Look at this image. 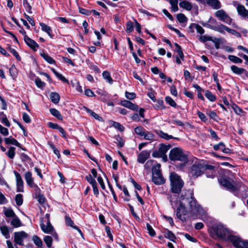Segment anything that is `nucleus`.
I'll return each instance as SVG.
<instances>
[{"mask_svg": "<svg viewBox=\"0 0 248 248\" xmlns=\"http://www.w3.org/2000/svg\"><path fill=\"white\" fill-rule=\"evenodd\" d=\"M112 125L121 132L123 131L124 129V127L120 123L116 122H113Z\"/></svg>", "mask_w": 248, "mask_h": 248, "instance_id": "62", "label": "nucleus"}, {"mask_svg": "<svg viewBox=\"0 0 248 248\" xmlns=\"http://www.w3.org/2000/svg\"><path fill=\"white\" fill-rule=\"evenodd\" d=\"M44 241L46 245L47 248H51L53 241V239L51 236L49 235L45 236L44 238Z\"/></svg>", "mask_w": 248, "mask_h": 248, "instance_id": "40", "label": "nucleus"}, {"mask_svg": "<svg viewBox=\"0 0 248 248\" xmlns=\"http://www.w3.org/2000/svg\"><path fill=\"white\" fill-rule=\"evenodd\" d=\"M14 173L16 177V191L17 192L24 191V182L20 174L16 171H14Z\"/></svg>", "mask_w": 248, "mask_h": 248, "instance_id": "10", "label": "nucleus"}, {"mask_svg": "<svg viewBox=\"0 0 248 248\" xmlns=\"http://www.w3.org/2000/svg\"><path fill=\"white\" fill-rule=\"evenodd\" d=\"M157 104L154 106L155 109H164L166 108V107L164 105V102L162 99H156Z\"/></svg>", "mask_w": 248, "mask_h": 248, "instance_id": "35", "label": "nucleus"}, {"mask_svg": "<svg viewBox=\"0 0 248 248\" xmlns=\"http://www.w3.org/2000/svg\"><path fill=\"white\" fill-rule=\"evenodd\" d=\"M50 99L52 102L54 104H58L60 101V96L55 92H52L50 93Z\"/></svg>", "mask_w": 248, "mask_h": 248, "instance_id": "24", "label": "nucleus"}, {"mask_svg": "<svg viewBox=\"0 0 248 248\" xmlns=\"http://www.w3.org/2000/svg\"><path fill=\"white\" fill-rule=\"evenodd\" d=\"M125 97L129 100H133L136 98V94L134 93H129L125 92Z\"/></svg>", "mask_w": 248, "mask_h": 248, "instance_id": "64", "label": "nucleus"}, {"mask_svg": "<svg viewBox=\"0 0 248 248\" xmlns=\"http://www.w3.org/2000/svg\"><path fill=\"white\" fill-rule=\"evenodd\" d=\"M167 103L169 104L170 106L176 108L177 106V104L176 102L174 101V100L170 97V96H167L165 97V99Z\"/></svg>", "mask_w": 248, "mask_h": 248, "instance_id": "47", "label": "nucleus"}, {"mask_svg": "<svg viewBox=\"0 0 248 248\" xmlns=\"http://www.w3.org/2000/svg\"><path fill=\"white\" fill-rule=\"evenodd\" d=\"M41 56L44 58V59L48 63L50 64L54 63L55 61V60L48 54L45 53H41Z\"/></svg>", "mask_w": 248, "mask_h": 248, "instance_id": "32", "label": "nucleus"}, {"mask_svg": "<svg viewBox=\"0 0 248 248\" xmlns=\"http://www.w3.org/2000/svg\"><path fill=\"white\" fill-rule=\"evenodd\" d=\"M152 181L157 185L163 184L165 182L162 174H158L157 176L156 175H152Z\"/></svg>", "mask_w": 248, "mask_h": 248, "instance_id": "18", "label": "nucleus"}, {"mask_svg": "<svg viewBox=\"0 0 248 248\" xmlns=\"http://www.w3.org/2000/svg\"><path fill=\"white\" fill-rule=\"evenodd\" d=\"M35 83L37 87L40 89H43L46 85V83L39 78H35Z\"/></svg>", "mask_w": 248, "mask_h": 248, "instance_id": "52", "label": "nucleus"}, {"mask_svg": "<svg viewBox=\"0 0 248 248\" xmlns=\"http://www.w3.org/2000/svg\"><path fill=\"white\" fill-rule=\"evenodd\" d=\"M9 72L11 76L12 77L13 79L15 78L17 74V69L15 66V65H13L9 69Z\"/></svg>", "mask_w": 248, "mask_h": 248, "instance_id": "46", "label": "nucleus"}, {"mask_svg": "<svg viewBox=\"0 0 248 248\" xmlns=\"http://www.w3.org/2000/svg\"><path fill=\"white\" fill-rule=\"evenodd\" d=\"M175 46H176L175 50L178 53L179 57L182 60H184V55L181 46L177 43L175 44Z\"/></svg>", "mask_w": 248, "mask_h": 248, "instance_id": "42", "label": "nucleus"}, {"mask_svg": "<svg viewBox=\"0 0 248 248\" xmlns=\"http://www.w3.org/2000/svg\"><path fill=\"white\" fill-rule=\"evenodd\" d=\"M231 70L235 74L241 75L244 73L245 74H248V72L243 68H239L235 65H232L231 66Z\"/></svg>", "mask_w": 248, "mask_h": 248, "instance_id": "20", "label": "nucleus"}, {"mask_svg": "<svg viewBox=\"0 0 248 248\" xmlns=\"http://www.w3.org/2000/svg\"><path fill=\"white\" fill-rule=\"evenodd\" d=\"M189 28H195L196 31H197V32L199 33H200V34H203L204 32V30L203 29V28L200 25H198V24H192L190 26H189Z\"/></svg>", "mask_w": 248, "mask_h": 248, "instance_id": "36", "label": "nucleus"}, {"mask_svg": "<svg viewBox=\"0 0 248 248\" xmlns=\"http://www.w3.org/2000/svg\"><path fill=\"white\" fill-rule=\"evenodd\" d=\"M48 144L50 147L53 150L54 153L57 156L58 158H60L61 155L59 150L52 143L48 142Z\"/></svg>", "mask_w": 248, "mask_h": 248, "instance_id": "60", "label": "nucleus"}, {"mask_svg": "<svg viewBox=\"0 0 248 248\" xmlns=\"http://www.w3.org/2000/svg\"><path fill=\"white\" fill-rule=\"evenodd\" d=\"M85 109H86L87 112L91 116H92L94 119L98 120L99 121H101L102 120V118L101 117L99 116L95 112H94L91 109H90L86 107H85Z\"/></svg>", "mask_w": 248, "mask_h": 248, "instance_id": "29", "label": "nucleus"}, {"mask_svg": "<svg viewBox=\"0 0 248 248\" xmlns=\"http://www.w3.org/2000/svg\"><path fill=\"white\" fill-rule=\"evenodd\" d=\"M164 236L165 238L170 240V241L175 242L176 236L171 231L168 230L167 232L165 233Z\"/></svg>", "mask_w": 248, "mask_h": 248, "instance_id": "34", "label": "nucleus"}, {"mask_svg": "<svg viewBox=\"0 0 248 248\" xmlns=\"http://www.w3.org/2000/svg\"><path fill=\"white\" fill-rule=\"evenodd\" d=\"M219 183L221 186L232 193L238 192L240 187V183L226 176L222 177L219 180Z\"/></svg>", "mask_w": 248, "mask_h": 248, "instance_id": "6", "label": "nucleus"}, {"mask_svg": "<svg viewBox=\"0 0 248 248\" xmlns=\"http://www.w3.org/2000/svg\"><path fill=\"white\" fill-rule=\"evenodd\" d=\"M207 114L210 117L211 119L214 120L215 121H217L218 117L217 116L216 112L215 111H211L207 113Z\"/></svg>", "mask_w": 248, "mask_h": 248, "instance_id": "63", "label": "nucleus"}, {"mask_svg": "<svg viewBox=\"0 0 248 248\" xmlns=\"http://www.w3.org/2000/svg\"><path fill=\"white\" fill-rule=\"evenodd\" d=\"M22 197L23 196L21 194H18L16 196L15 201L17 205L20 206L22 204L23 202Z\"/></svg>", "mask_w": 248, "mask_h": 248, "instance_id": "50", "label": "nucleus"}, {"mask_svg": "<svg viewBox=\"0 0 248 248\" xmlns=\"http://www.w3.org/2000/svg\"><path fill=\"white\" fill-rule=\"evenodd\" d=\"M150 153L148 151H142L138 155L137 160L141 164H143L145 161L150 157Z\"/></svg>", "mask_w": 248, "mask_h": 248, "instance_id": "16", "label": "nucleus"}, {"mask_svg": "<svg viewBox=\"0 0 248 248\" xmlns=\"http://www.w3.org/2000/svg\"><path fill=\"white\" fill-rule=\"evenodd\" d=\"M23 4L29 13H31V6L28 2V0H23Z\"/></svg>", "mask_w": 248, "mask_h": 248, "instance_id": "58", "label": "nucleus"}, {"mask_svg": "<svg viewBox=\"0 0 248 248\" xmlns=\"http://www.w3.org/2000/svg\"><path fill=\"white\" fill-rule=\"evenodd\" d=\"M207 27L222 34H224L225 31H227L228 29V27L225 26L222 24H217V25L207 24Z\"/></svg>", "mask_w": 248, "mask_h": 248, "instance_id": "11", "label": "nucleus"}, {"mask_svg": "<svg viewBox=\"0 0 248 248\" xmlns=\"http://www.w3.org/2000/svg\"><path fill=\"white\" fill-rule=\"evenodd\" d=\"M126 31L128 33L131 32L134 29L133 24L131 21H128L126 24Z\"/></svg>", "mask_w": 248, "mask_h": 248, "instance_id": "57", "label": "nucleus"}, {"mask_svg": "<svg viewBox=\"0 0 248 248\" xmlns=\"http://www.w3.org/2000/svg\"><path fill=\"white\" fill-rule=\"evenodd\" d=\"M231 107L238 115H240L243 112V110L235 103H233L231 105Z\"/></svg>", "mask_w": 248, "mask_h": 248, "instance_id": "51", "label": "nucleus"}, {"mask_svg": "<svg viewBox=\"0 0 248 248\" xmlns=\"http://www.w3.org/2000/svg\"><path fill=\"white\" fill-rule=\"evenodd\" d=\"M4 214L7 217H14L16 215L11 208H4Z\"/></svg>", "mask_w": 248, "mask_h": 248, "instance_id": "27", "label": "nucleus"}, {"mask_svg": "<svg viewBox=\"0 0 248 248\" xmlns=\"http://www.w3.org/2000/svg\"><path fill=\"white\" fill-rule=\"evenodd\" d=\"M170 3L171 4V10L172 12H176L178 10V7L177 5L178 0H170Z\"/></svg>", "mask_w": 248, "mask_h": 248, "instance_id": "44", "label": "nucleus"}, {"mask_svg": "<svg viewBox=\"0 0 248 248\" xmlns=\"http://www.w3.org/2000/svg\"><path fill=\"white\" fill-rule=\"evenodd\" d=\"M169 178L170 182L171 192L173 193H180L184 185L183 180L179 175L174 172L170 173Z\"/></svg>", "mask_w": 248, "mask_h": 248, "instance_id": "4", "label": "nucleus"}, {"mask_svg": "<svg viewBox=\"0 0 248 248\" xmlns=\"http://www.w3.org/2000/svg\"><path fill=\"white\" fill-rule=\"evenodd\" d=\"M24 41L26 45L34 51H37L39 48L38 44L34 40L30 38L27 35L24 36Z\"/></svg>", "mask_w": 248, "mask_h": 248, "instance_id": "12", "label": "nucleus"}, {"mask_svg": "<svg viewBox=\"0 0 248 248\" xmlns=\"http://www.w3.org/2000/svg\"><path fill=\"white\" fill-rule=\"evenodd\" d=\"M159 136L161 138H163L167 140H170V139H175L171 135H169L167 133H164L162 131L160 132Z\"/></svg>", "mask_w": 248, "mask_h": 248, "instance_id": "55", "label": "nucleus"}, {"mask_svg": "<svg viewBox=\"0 0 248 248\" xmlns=\"http://www.w3.org/2000/svg\"><path fill=\"white\" fill-rule=\"evenodd\" d=\"M205 96L211 101L214 102L216 100V96L211 92L207 90L206 91Z\"/></svg>", "mask_w": 248, "mask_h": 248, "instance_id": "53", "label": "nucleus"}, {"mask_svg": "<svg viewBox=\"0 0 248 248\" xmlns=\"http://www.w3.org/2000/svg\"><path fill=\"white\" fill-rule=\"evenodd\" d=\"M65 223L66 225L69 226L71 227L72 228L75 229V230H77L79 233L80 234V236L84 238V235L81 230L79 229V228L76 225H74V223L73 221L71 219V218L67 216H66L65 217Z\"/></svg>", "mask_w": 248, "mask_h": 248, "instance_id": "13", "label": "nucleus"}, {"mask_svg": "<svg viewBox=\"0 0 248 248\" xmlns=\"http://www.w3.org/2000/svg\"><path fill=\"white\" fill-rule=\"evenodd\" d=\"M24 177L27 185L29 186L34 183L33 178L32 177V173L31 171H28L26 172L25 173Z\"/></svg>", "mask_w": 248, "mask_h": 248, "instance_id": "21", "label": "nucleus"}, {"mask_svg": "<svg viewBox=\"0 0 248 248\" xmlns=\"http://www.w3.org/2000/svg\"><path fill=\"white\" fill-rule=\"evenodd\" d=\"M142 137H144V139L145 140H153L155 137V135L151 132L146 130L144 135Z\"/></svg>", "mask_w": 248, "mask_h": 248, "instance_id": "37", "label": "nucleus"}, {"mask_svg": "<svg viewBox=\"0 0 248 248\" xmlns=\"http://www.w3.org/2000/svg\"><path fill=\"white\" fill-rule=\"evenodd\" d=\"M102 76L103 78L109 84H112L113 82V79L111 78L110 73L107 71H105L102 73Z\"/></svg>", "mask_w": 248, "mask_h": 248, "instance_id": "38", "label": "nucleus"}, {"mask_svg": "<svg viewBox=\"0 0 248 248\" xmlns=\"http://www.w3.org/2000/svg\"><path fill=\"white\" fill-rule=\"evenodd\" d=\"M30 187L33 188L34 191L35 192V196L41 194L40 188L35 183L30 186Z\"/></svg>", "mask_w": 248, "mask_h": 248, "instance_id": "59", "label": "nucleus"}, {"mask_svg": "<svg viewBox=\"0 0 248 248\" xmlns=\"http://www.w3.org/2000/svg\"><path fill=\"white\" fill-rule=\"evenodd\" d=\"M228 59L230 61L235 63H241L242 62V59L234 55H229Z\"/></svg>", "mask_w": 248, "mask_h": 248, "instance_id": "45", "label": "nucleus"}, {"mask_svg": "<svg viewBox=\"0 0 248 248\" xmlns=\"http://www.w3.org/2000/svg\"><path fill=\"white\" fill-rule=\"evenodd\" d=\"M4 141L7 144H13L17 147L20 146V144L17 141V140L12 136L4 139Z\"/></svg>", "mask_w": 248, "mask_h": 248, "instance_id": "22", "label": "nucleus"}, {"mask_svg": "<svg viewBox=\"0 0 248 248\" xmlns=\"http://www.w3.org/2000/svg\"><path fill=\"white\" fill-rule=\"evenodd\" d=\"M120 104L122 106L132 110L137 111L139 109V106L137 105L134 104L132 102L127 100L121 101Z\"/></svg>", "mask_w": 248, "mask_h": 248, "instance_id": "15", "label": "nucleus"}, {"mask_svg": "<svg viewBox=\"0 0 248 248\" xmlns=\"http://www.w3.org/2000/svg\"><path fill=\"white\" fill-rule=\"evenodd\" d=\"M205 170H209L211 171L210 175L206 172V176L208 178H213L216 176V171L215 170V167L212 165H206L202 161L198 160L196 158V161L192 165L190 170V174L192 177L197 178L201 175Z\"/></svg>", "mask_w": 248, "mask_h": 248, "instance_id": "2", "label": "nucleus"}, {"mask_svg": "<svg viewBox=\"0 0 248 248\" xmlns=\"http://www.w3.org/2000/svg\"><path fill=\"white\" fill-rule=\"evenodd\" d=\"M199 40L200 42L204 43L208 41H212V38L209 36L202 35L199 37Z\"/></svg>", "mask_w": 248, "mask_h": 248, "instance_id": "61", "label": "nucleus"}, {"mask_svg": "<svg viewBox=\"0 0 248 248\" xmlns=\"http://www.w3.org/2000/svg\"><path fill=\"white\" fill-rule=\"evenodd\" d=\"M237 11L239 16L243 17H246L248 10L246 9L244 5L238 4L236 7Z\"/></svg>", "mask_w": 248, "mask_h": 248, "instance_id": "17", "label": "nucleus"}, {"mask_svg": "<svg viewBox=\"0 0 248 248\" xmlns=\"http://www.w3.org/2000/svg\"><path fill=\"white\" fill-rule=\"evenodd\" d=\"M10 223L15 228L19 227L22 226V223L17 216L13 217Z\"/></svg>", "mask_w": 248, "mask_h": 248, "instance_id": "26", "label": "nucleus"}, {"mask_svg": "<svg viewBox=\"0 0 248 248\" xmlns=\"http://www.w3.org/2000/svg\"><path fill=\"white\" fill-rule=\"evenodd\" d=\"M146 228L148 230V232L151 236L153 237L155 235V231L149 223H147L146 224Z\"/></svg>", "mask_w": 248, "mask_h": 248, "instance_id": "54", "label": "nucleus"}, {"mask_svg": "<svg viewBox=\"0 0 248 248\" xmlns=\"http://www.w3.org/2000/svg\"><path fill=\"white\" fill-rule=\"evenodd\" d=\"M0 230L2 234L6 239L10 238L9 228L7 226H0Z\"/></svg>", "mask_w": 248, "mask_h": 248, "instance_id": "31", "label": "nucleus"}, {"mask_svg": "<svg viewBox=\"0 0 248 248\" xmlns=\"http://www.w3.org/2000/svg\"><path fill=\"white\" fill-rule=\"evenodd\" d=\"M210 236L214 239H225L228 237L229 240L230 234L229 229L221 223L213 224L209 229Z\"/></svg>", "mask_w": 248, "mask_h": 248, "instance_id": "3", "label": "nucleus"}, {"mask_svg": "<svg viewBox=\"0 0 248 248\" xmlns=\"http://www.w3.org/2000/svg\"><path fill=\"white\" fill-rule=\"evenodd\" d=\"M170 146L166 145L163 144H160V147L159 148V152L161 153V155H162L163 156L165 155L167 151L170 149Z\"/></svg>", "mask_w": 248, "mask_h": 248, "instance_id": "33", "label": "nucleus"}, {"mask_svg": "<svg viewBox=\"0 0 248 248\" xmlns=\"http://www.w3.org/2000/svg\"><path fill=\"white\" fill-rule=\"evenodd\" d=\"M205 4H207L213 9H219L221 6V3L219 0H206Z\"/></svg>", "mask_w": 248, "mask_h": 248, "instance_id": "14", "label": "nucleus"}, {"mask_svg": "<svg viewBox=\"0 0 248 248\" xmlns=\"http://www.w3.org/2000/svg\"><path fill=\"white\" fill-rule=\"evenodd\" d=\"M40 25L41 27L42 30L47 33V34L51 37L52 38L53 35L51 34L52 30L50 27L43 23H40Z\"/></svg>", "mask_w": 248, "mask_h": 248, "instance_id": "23", "label": "nucleus"}, {"mask_svg": "<svg viewBox=\"0 0 248 248\" xmlns=\"http://www.w3.org/2000/svg\"><path fill=\"white\" fill-rule=\"evenodd\" d=\"M7 49L10 51V52L11 53L13 54V55L16 57L17 60H21V57L19 55L18 52L14 48H12L10 46H8L7 47Z\"/></svg>", "mask_w": 248, "mask_h": 248, "instance_id": "48", "label": "nucleus"}, {"mask_svg": "<svg viewBox=\"0 0 248 248\" xmlns=\"http://www.w3.org/2000/svg\"><path fill=\"white\" fill-rule=\"evenodd\" d=\"M229 240L236 248H248V241L242 239L239 236L230 235Z\"/></svg>", "mask_w": 248, "mask_h": 248, "instance_id": "7", "label": "nucleus"}, {"mask_svg": "<svg viewBox=\"0 0 248 248\" xmlns=\"http://www.w3.org/2000/svg\"><path fill=\"white\" fill-rule=\"evenodd\" d=\"M28 236V234L24 231L14 233V242L20 246L24 245L23 240Z\"/></svg>", "mask_w": 248, "mask_h": 248, "instance_id": "9", "label": "nucleus"}, {"mask_svg": "<svg viewBox=\"0 0 248 248\" xmlns=\"http://www.w3.org/2000/svg\"><path fill=\"white\" fill-rule=\"evenodd\" d=\"M161 165L159 163H155V165L152 168V175H158V174H162L160 170Z\"/></svg>", "mask_w": 248, "mask_h": 248, "instance_id": "28", "label": "nucleus"}, {"mask_svg": "<svg viewBox=\"0 0 248 248\" xmlns=\"http://www.w3.org/2000/svg\"><path fill=\"white\" fill-rule=\"evenodd\" d=\"M184 202H180L176 210V216L182 221H185V216L190 213L191 215L200 216L202 220L207 218V212L199 204L196 203V200L193 197L186 198Z\"/></svg>", "mask_w": 248, "mask_h": 248, "instance_id": "1", "label": "nucleus"}, {"mask_svg": "<svg viewBox=\"0 0 248 248\" xmlns=\"http://www.w3.org/2000/svg\"><path fill=\"white\" fill-rule=\"evenodd\" d=\"M179 5L181 8H183L187 11H190L192 8V5L189 2L184 0L179 3Z\"/></svg>", "mask_w": 248, "mask_h": 248, "instance_id": "25", "label": "nucleus"}, {"mask_svg": "<svg viewBox=\"0 0 248 248\" xmlns=\"http://www.w3.org/2000/svg\"><path fill=\"white\" fill-rule=\"evenodd\" d=\"M177 19L181 23L186 22L187 21V18L183 14H178L177 15Z\"/></svg>", "mask_w": 248, "mask_h": 248, "instance_id": "49", "label": "nucleus"}, {"mask_svg": "<svg viewBox=\"0 0 248 248\" xmlns=\"http://www.w3.org/2000/svg\"><path fill=\"white\" fill-rule=\"evenodd\" d=\"M16 148L14 147H10L8 151L6 153V155L8 156L9 158L11 159L14 158L16 153H15Z\"/></svg>", "mask_w": 248, "mask_h": 248, "instance_id": "41", "label": "nucleus"}, {"mask_svg": "<svg viewBox=\"0 0 248 248\" xmlns=\"http://www.w3.org/2000/svg\"><path fill=\"white\" fill-rule=\"evenodd\" d=\"M50 113L54 117L57 118L58 119L60 120H62V116L61 115V113L59 111L55 108H50Z\"/></svg>", "mask_w": 248, "mask_h": 248, "instance_id": "30", "label": "nucleus"}, {"mask_svg": "<svg viewBox=\"0 0 248 248\" xmlns=\"http://www.w3.org/2000/svg\"><path fill=\"white\" fill-rule=\"evenodd\" d=\"M34 244L38 247H41L43 246L42 240L37 235H34L32 238Z\"/></svg>", "mask_w": 248, "mask_h": 248, "instance_id": "39", "label": "nucleus"}, {"mask_svg": "<svg viewBox=\"0 0 248 248\" xmlns=\"http://www.w3.org/2000/svg\"><path fill=\"white\" fill-rule=\"evenodd\" d=\"M40 227L42 231L46 233H51V232L54 230V228L51 224L50 222H49V224L46 223V225L42 222L40 224Z\"/></svg>", "mask_w": 248, "mask_h": 248, "instance_id": "19", "label": "nucleus"}, {"mask_svg": "<svg viewBox=\"0 0 248 248\" xmlns=\"http://www.w3.org/2000/svg\"><path fill=\"white\" fill-rule=\"evenodd\" d=\"M169 158L171 161H181L183 165L187 163V155L180 148L175 147L172 149L169 153Z\"/></svg>", "mask_w": 248, "mask_h": 248, "instance_id": "5", "label": "nucleus"}, {"mask_svg": "<svg viewBox=\"0 0 248 248\" xmlns=\"http://www.w3.org/2000/svg\"><path fill=\"white\" fill-rule=\"evenodd\" d=\"M155 161L153 160H148L144 165V168L146 170H149L151 168H153V167L155 165V164H154Z\"/></svg>", "mask_w": 248, "mask_h": 248, "instance_id": "56", "label": "nucleus"}, {"mask_svg": "<svg viewBox=\"0 0 248 248\" xmlns=\"http://www.w3.org/2000/svg\"><path fill=\"white\" fill-rule=\"evenodd\" d=\"M146 130L142 126H137L135 128V132L140 136L142 137Z\"/></svg>", "mask_w": 248, "mask_h": 248, "instance_id": "43", "label": "nucleus"}, {"mask_svg": "<svg viewBox=\"0 0 248 248\" xmlns=\"http://www.w3.org/2000/svg\"><path fill=\"white\" fill-rule=\"evenodd\" d=\"M214 15L219 20L229 25L231 24L232 19L224 10L217 11Z\"/></svg>", "mask_w": 248, "mask_h": 248, "instance_id": "8", "label": "nucleus"}]
</instances>
